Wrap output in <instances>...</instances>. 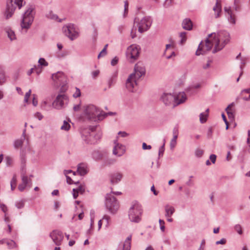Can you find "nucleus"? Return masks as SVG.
<instances>
[{
  "mask_svg": "<svg viewBox=\"0 0 250 250\" xmlns=\"http://www.w3.org/2000/svg\"><path fill=\"white\" fill-rule=\"evenodd\" d=\"M229 34L226 31H221L217 33L209 34L205 43L201 42L196 52V55L199 56L205 54L214 47L213 53L221 50L229 41Z\"/></svg>",
  "mask_w": 250,
  "mask_h": 250,
  "instance_id": "1",
  "label": "nucleus"
},
{
  "mask_svg": "<svg viewBox=\"0 0 250 250\" xmlns=\"http://www.w3.org/2000/svg\"><path fill=\"white\" fill-rule=\"evenodd\" d=\"M146 74V68L142 62H137L134 66V72L130 74L125 83V87L128 91L134 92L138 84V81Z\"/></svg>",
  "mask_w": 250,
  "mask_h": 250,
  "instance_id": "2",
  "label": "nucleus"
},
{
  "mask_svg": "<svg viewBox=\"0 0 250 250\" xmlns=\"http://www.w3.org/2000/svg\"><path fill=\"white\" fill-rule=\"evenodd\" d=\"M83 116L86 120L96 122L103 120L106 114L97 106L89 104L83 107Z\"/></svg>",
  "mask_w": 250,
  "mask_h": 250,
  "instance_id": "3",
  "label": "nucleus"
},
{
  "mask_svg": "<svg viewBox=\"0 0 250 250\" xmlns=\"http://www.w3.org/2000/svg\"><path fill=\"white\" fill-rule=\"evenodd\" d=\"M96 128V126H89L82 130V138L86 143L95 144L101 138L102 134L100 131L98 132L95 134Z\"/></svg>",
  "mask_w": 250,
  "mask_h": 250,
  "instance_id": "4",
  "label": "nucleus"
},
{
  "mask_svg": "<svg viewBox=\"0 0 250 250\" xmlns=\"http://www.w3.org/2000/svg\"><path fill=\"white\" fill-rule=\"evenodd\" d=\"M142 208L141 205L137 202H132L128 210V218L131 222L139 223L141 220Z\"/></svg>",
  "mask_w": 250,
  "mask_h": 250,
  "instance_id": "5",
  "label": "nucleus"
},
{
  "mask_svg": "<svg viewBox=\"0 0 250 250\" xmlns=\"http://www.w3.org/2000/svg\"><path fill=\"white\" fill-rule=\"evenodd\" d=\"M34 8L31 6L29 7L24 13L21 23V26L22 30L27 31L30 27L34 19Z\"/></svg>",
  "mask_w": 250,
  "mask_h": 250,
  "instance_id": "6",
  "label": "nucleus"
},
{
  "mask_svg": "<svg viewBox=\"0 0 250 250\" xmlns=\"http://www.w3.org/2000/svg\"><path fill=\"white\" fill-rule=\"evenodd\" d=\"M24 4L23 0H8L6 9L4 14L5 18L8 20L12 17L16 7L21 9Z\"/></svg>",
  "mask_w": 250,
  "mask_h": 250,
  "instance_id": "7",
  "label": "nucleus"
},
{
  "mask_svg": "<svg viewBox=\"0 0 250 250\" xmlns=\"http://www.w3.org/2000/svg\"><path fill=\"white\" fill-rule=\"evenodd\" d=\"M134 24H136L138 27V31L142 33L147 31L150 27L152 20L149 16H145L142 18L137 17L134 19Z\"/></svg>",
  "mask_w": 250,
  "mask_h": 250,
  "instance_id": "8",
  "label": "nucleus"
},
{
  "mask_svg": "<svg viewBox=\"0 0 250 250\" xmlns=\"http://www.w3.org/2000/svg\"><path fill=\"white\" fill-rule=\"evenodd\" d=\"M52 79L57 86H61V90L64 91L67 89V78L64 74L61 71H58L52 75Z\"/></svg>",
  "mask_w": 250,
  "mask_h": 250,
  "instance_id": "9",
  "label": "nucleus"
},
{
  "mask_svg": "<svg viewBox=\"0 0 250 250\" xmlns=\"http://www.w3.org/2000/svg\"><path fill=\"white\" fill-rule=\"evenodd\" d=\"M105 205L108 211L113 214H115L119 208V202L111 194L106 195Z\"/></svg>",
  "mask_w": 250,
  "mask_h": 250,
  "instance_id": "10",
  "label": "nucleus"
},
{
  "mask_svg": "<svg viewBox=\"0 0 250 250\" xmlns=\"http://www.w3.org/2000/svg\"><path fill=\"white\" fill-rule=\"evenodd\" d=\"M62 31L65 36L71 41L77 39L79 36L78 29L74 24L69 23L63 26Z\"/></svg>",
  "mask_w": 250,
  "mask_h": 250,
  "instance_id": "11",
  "label": "nucleus"
},
{
  "mask_svg": "<svg viewBox=\"0 0 250 250\" xmlns=\"http://www.w3.org/2000/svg\"><path fill=\"white\" fill-rule=\"evenodd\" d=\"M68 102V97L64 94H59L52 103L53 107L57 109H61L64 107V104Z\"/></svg>",
  "mask_w": 250,
  "mask_h": 250,
  "instance_id": "12",
  "label": "nucleus"
},
{
  "mask_svg": "<svg viewBox=\"0 0 250 250\" xmlns=\"http://www.w3.org/2000/svg\"><path fill=\"white\" fill-rule=\"evenodd\" d=\"M140 49V48L139 46L136 44H132L130 45L127 48V56L134 60L136 59L139 55Z\"/></svg>",
  "mask_w": 250,
  "mask_h": 250,
  "instance_id": "13",
  "label": "nucleus"
},
{
  "mask_svg": "<svg viewBox=\"0 0 250 250\" xmlns=\"http://www.w3.org/2000/svg\"><path fill=\"white\" fill-rule=\"evenodd\" d=\"M161 100L166 105H172L173 107L176 106L175 104V98L174 95L171 93H163L161 96Z\"/></svg>",
  "mask_w": 250,
  "mask_h": 250,
  "instance_id": "14",
  "label": "nucleus"
},
{
  "mask_svg": "<svg viewBox=\"0 0 250 250\" xmlns=\"http://www.w3.org/2000/svg\"><path fill=\"white\" fill-rule=\"evenodd\" d=\"M50 236L53 242L57 246H60L63 239V235L62 232L55 230H53L50 234Z\"/></svg>",
  "mask_w": 250,
  "mask_h": 250,
  "instance_id": "15",
  "label": "nucleus"
},
{
  "mask_svg": "<svg viewBox=\"0 0 250 250\" xmlns=\"http://www.w3.org/2000/svg\"><path fill=\"white\" fill-rule=\"evenodd\" d=\"M225 16L229 23L235 25L236 23V15L234 14L230 7H225Z\"/></svg>",
  "mask_w": 250,
  "mask_h": 250,
  "instance_id": "16",
  "label": "nucleus"
},
{
  "mask_svg": "<svg viewBox=\"0 0 250 250\" xmlns=\"http://www.w3.org/2000/svg\"><path fill=\"white\" fill-rule=\"evenodd\" d=\"M114 144L113 154L119 157L122 156L125 151V146L119 144L117 140L114 141Z\"/></svg>",
  "mask_w": 250,
  "mask_h": 250,
  "instance_id": "17",
  "label": "nucleus"
},
{
  "mask_svg": "<svg viewBox=\"0 0 250 250\" xmlns=\"http://www.w3.org/2000/svg\"><path fill=\"white\" fill-rule=\"evenodd\" d=\"M174 45L173 43L166 45L164 55L167 59H170L176 56L175 53L174 51Z\"/></svg>",
  "mask_w": 250,
  "mask_h": 250,
  "instance_id": "18",
  "label": "nucleus"
},
{
  "mask_svg": "<svg viewBox=\"0 0 250 250\" xmlns=\"http://www.w3.org/2000/svg\"><path fill=\"white\" fill-rule=\"evenodd\" d=\"M175 98V104L177 105L183 103L187 100V96L184 92H180L177 95H174Z\"/></svg>",
  "mask_w": 250,
  "mask_h": 250,
  "instance_id": "19",
  "label": "nucleus"
},
{
  "mask_svg": "<svg viewBox=\"0 0 250 250\" xmlns=\"http://www.w3.org/2000/svg\"><path fill=\"white\" fill-rule=\"evenodd\" d=\"M118 77L117 72H114L108 78L107 83L108 85V88H110L113 86L116 83L117 79Z\"/></svg>",
  "mask_w": 250,
  "mask_h": 250,
  "instance_id": "20",
  "label": "nucleus"
},
{
  "mask_svg": "<svg viewBox=\"0 0 250 250\" xmlns=\"http://www.w3.org/2000/svg\"><path fill=\"white\" fill-rule=\"evenodd\" d=\"M123 177V175L122 173H115L111 175L110 182L112 184H117L122 180Z\"/></svg>",
  "mask_w": 250,
  "mask_h": 250,
  "instance_id": "21",
  "label": "nucleus"
},
{
  "mask_svg": "<svg viewBox=\"0 0 250 250\" xmlns=\"http://www.w3.org/2000/svg\"><path fill=\"white\" fill-rule=\"evenodd\" d=\"M234 104L232 103L229 104L228 107L226 108V111L227 113L229 118L230 119L233 120L234 118Z\"/></svg>",
  "mask_w": 250,
  "mask_h": 250,
  "instance_id": "22",
  "label": "nucleus"
},
{
  "mask_svg": "<svg viewBox=\"0 0 250 250\" xmlns=\"http://www.w3.org/2000/svg\"><path fill=\"white\" fill-rule=\"evenodd\" d=\"M213 10L214 11L215 18H218L220 16L222 11L221 3L218 0H216L215 6L213 7Z\"/></svg>",
  "mask_w": 250,
  "mask_h": 250,
  "instance_id": "23",
  "label": "nucleus"
},
{
  "mask_svg": "<svg viewBox=\"0 0 250 250\" xmlns=\"http://www.w3.org/2000/svg\"><path fill=\"white\" fill-rule=\"evenodd\" d=\"M77 172L81 176H83L88 172L87 165L84 163L78 165Z\"/></svg>",
  "mask_w": 250,
  "mask_h": 250,
  "instance_id": "24",
  "label": "nucleus"
},
{
  "mask_svg": "<svg viewBox=\"0 0 250 250\" xmlns=\"http://www.w3.org/2000/svg\"><path fill=\"white\" fill-rule=\"evenodd\" d=\"M85 191V188L83 185H80L77 188H73V196L74 199H76L78 196V194L80 193L83 194Z\"/></svg>",
  "mask_w": 250,
  "mask_h": 250,
  "instance_id": "25",
  "label": "nucleus"
},
{
  "mask_svg": "<svg viewBox=\"0 0 250 250\" xmlns=\"http://www.w3.org/2000/svg\"><path fill=\"white\" fill-rule=\"evenodd\" d=\"M165 210L166 212L165 216L166 217H171L172 214L175 212L174 208L169 205H167L165 207Z\"/></svg>",
  "mask_w": 250,
  "mask_h": 250,
  "instance_id": "26",
  "label": "nucleus"
},
{
  "mask_svg": "<svg viewBox=\"0 0 250 250\" xmlns=\"http://www.w3.org/2000/svg\"><path fill=\"white\" fill-rule=\"evenodd\" d=\"M25 133H26V129L25 128L23 131L22 135L23 139H18V140H16L14 142V147L15 148H19L22 146V145L23 144V140L25 139V136H26Z\"/></svg>",
  "mask_w": 250,
  "mask_h": 250,
  "instance_id": "27",
  "label": "nucleus"
},
{
  "mask_svg": "<svg viewBox=\"0 0 250 250\" xmlns=\"http://www.w3.org/2000/svg\"><path fill=\"white\" fill-rule=\"evenodd\" d=\"M182 26L184 29L187 30H190L192 28V23L189 19H185L182 22Z\"/></svg>",
  "mask_w": 250,
  "mask_h": 250,
  "instance_id": "28",
  "label": "nucleus"
},
{
  "mask_svg": "<svg viewBox=\"0 0 250 250\" xmlns=\"http://www.w3.org/2000/svg\"><path fill=\"white\" fill-rule=\"evenodd\" d=\"M242 98L245 101H250V87L241 91Z\"/></svg>",
  "mask_w": 250,
  "mask_h": 250,
  "instance_id": "29",
  "label": "nucleus"
},
{
  "mask_svg": "<svg viewBox=\"0 0 250 250\" xmlns=\"http://www.w3.org/2000/svg\"><path fill=\"white\" fill-rule=\"evenodd\" d=\"M132 235H129L126 239H125L123 246V250H130L131 248V240Z\"/></svg>",
  "mask_w": 250,
  "mask_h": 250,
  "instance_id": "30",
  "label": "nucleus"
},
{
  "mask_svg": "<svg viewBox=\"0 0 250 250\" xmlns=\"http://www.w3.org/2000/svg\"><path fill=\"white\" fill-rule=\"evenodd\" d=\"M4 30L6 32L8 37L11 41H13L16 39V36L14 31L10 28L6 27L5 28Z\"/></svg>",
  "mask_w": 250,
  "mask_h": 250,
  "instance_id": "31",
  "label": "nucleus"
},
{
  "mask_svg": "<svg viewBox=\"0 0 250 250\" xmlns=\"http://www.w3.org/2000/svg\"><path fill=\"white\" fill-rule=\"evenodd\" d=\"M208 112L209 109L208 108L205 112L200 113L199 115V118L200 122H201V123L203 124L207 121L208 117Z\"/></svg>",
  "mask_w": 250,
  "mask_h": 250,
  "instance_id": "32",
  "label": "nucleus"
},
{
  "mask_svg": "<svg viewBox=\"0 0 250 250\" xmlns=\"http://www.w3.org/2000/svg\"><path fill=\"white\" fill-rule=\"evenodd\" d=\"M21 181L24 184H25L29 188H31V179L29 178L26 175L24 174H21Z\"/></svg>",
  "mask_w": 250,
  "mask_h": 250,
  "instance_id": "33",
  "label": "nucleus"
},
{
  "mask_svg": "<svg viewBox=\"0 0 250 250\" xmlns=\"http://www.w3.org/2000/svg\"><path fill=\"white\" fill-rule=\"evenodd\" d=\"M6 81V77L4 71L0 69V85L4 83Z\"/></svg>",
  "mask_w": 250,
  "mask_h": 250,
  "instance_id": "34",
  "label": "nucleus"
},
{
  "mask_svg": "<svg viewBox=\"0 0 250 250\" xmlns=\"http://www.w3.org/2000/svg\"><path fill=\"white\" fill-rule=\"evenodd\" d=\"M70 128V125L69 123L66 121H64L61 127V129L62 130L68 131Z\"/></svg>",
  "mask_w": 250,
  "mask_h": 250,
  "instance_id": "35",
  "label": "nucleus"
},
{
  "mask_svg": "<svg viewBox=\"0 0 250 250\" xmlns=\"http://www.w3.org/2000/svg\"><path fill=\"white\" fill-rule=\"evenodd\" d=\"M5 244L9 249H13L16 247V243L13 240H6Z\"/></svg>",
  "mask_w": 250,
  "mask_h": 250,
  "instance_id": "36",
  "label": "nucleus"
},
{
  "mask_svg": "<svg viewBox=\"0 0 250 250\" xmlns=\"http://www.w3.org/2000/svg\"><path fill=\"white\" fill-rule=\"evenodd\" d=\"M179 126L178 125H176L173 130H172V133H173V137L178 138V134H179Z\"/></svg>",
  "mask_w": 250,
  "mask_h": 250,
  "instance_id": "37",
  "label": "nucleus"
},
{
  "mask_svg": "<svg viewBox=\"0 0 250 250\" xmlns=\"http://www.w3.org/2000/svg\"><path fill=\"white\" fill-rule=\"evenodd\" d=\"M245 63H246V62L244 60H242L241 61V64L240 65V72L239 76L236 80V81L237 82H239L240 77L243 75V69L244 68V66Z\"/></svg>",
  "mask_w": 250,
  "mask_h": 250,
  "instance_id": "38",
  "label": "nucleus"
},
{
  "mask_svg": "<svg viewBox=\"0 0 250 250\" xmlns=\"http://www.w3.org/2000/svg\"><path fill=\"white\" fill-rule=\"evenodd\" d=\"M102 220L105 221L106 223L105 226L106 228H108L111 222L110 217L108 215H105L103 216Z\"/></svg>",
  "mask_w": 250,
  "mask_h": 250,
  "instance_id": "39",
  "label": "nucleus"
},
{
  "mask_svg": "<svg viewBox=\"0 0 250 250\" xmlns=\"http://www.w3.org/2000/svg\"><path fill=\"white\" fill-rule=\"evenodd\" d=\"M46 16L47 18L54 20H56L58 19L57 15L54 14L52 11H49L46 14Z\"/></svg>",
  "mask_w": 250,
  "mask_h": 250,
  "instance_id": "40",
  "label": "nucleus"
},
{
  "mask_svg": "<svg viewBox=\"0 0 250 250\" xmlns=\"http://www.w3.org/2000/svg\"><path fill=\"white\" fill-rule=\"evenodd\" d=\"M39 65L42 67H45L48 65V63L45 61L44 58H40L38 61Z\"/></svg>",
  "mask_w": 250,
  "mask_h": 250,
  "instance_id": "41",
  "label": "nucleus"
},
{
  "mask_svg": "<svg viewBox=\"0 0 250 250\" xmlns=\"http://www.w3.org/2000/svg\"><path fill=\"white\" fill-rule=\"evenodd\" d=\"M178 138L173 137L170 141V147L171 149H173L176 146L177 144V139Z\"/></svg>",
  "mask_w": 250,
  "mask_h": 250,
  "instance_id": "42",
  "label": "nucleus"
},
{
  "mask_svg": "<svg viewBox=\"0 0 250 250\" xmlns=\"http://www.w3.org/2000/svg\"><path fill=\"white\" fill-rule=\"evenodd\" d=\"M15 206L19 209L22 208L24 206V201L22 200L17 201Z\"/></svg>",
  "mask_w": 250,
  "mask_h": 250,
  "instance_id": "43",
  "label": "nucleus"
},
{
  "mask_svg": "<svg viewBox=\"0 0 250 250\" xmlns=\"http://www.w3.org/2000/svg\"><path fill=\"white\" fill-rule=\"evenodd\" d=\"M125 4H124V13L123 14L124 18H125L127 15L128 13V3L127 1H125Z\"/></svg>",
  "mask_w": 250,
  "mask_h": 250,
  "instance_id": "44",
  "label": "nucleus"
},
{
  "mask_svg": "<svg viewBox=\"0 0 250 250\" xmlns=\"http://www.w3.org/2000/svg\"><path fill=\"white\" fill-rule=\"evenodd\" d=\"M180 37L181 38L180 43L181 44H183L187 40L186 33L181 32L180 34Z\"/></svg>",
  "mask_w": 250,
  "mask_h": 250,
  "instance_id": "45",
  "label": "nucleus"
},
{
  "mask_svg": "<svg viewBox=\"0 0 250 250\" xmlns=\"http://www.w3.org/2000/svg\"><path fill=\"white\" fill-rule=\"evenodd\" d=\"M159 223L161 230L162 232H164L165 230V221L163 220L159 219Z\"/></svg>",
  "mask_w": 250,
  "mask_h": 250,
  "instance_id": "46",
  "label": "nucleus"
},
{
  "mask_svg": "<svg viewBox=\"0 0 250 250\" xmlns=\"http://www.w3.org/2000/svg\"><path fill=\"white\" fill-rule=\"evenodd\" d=\"M48 102L46 100L42 101L41 104V108L44 110H48L47 108Z\"/></svg>",
  "mask_w": 250,
  "mask_h": 250,
  "instance_id": "47",
  "label": "nucleus"
},
{
  "mask_svg": "<svg viewBox=\"0 0 250 250\" xmlns=\"http://www.w3.org/2000/svg\"><path fill=\"white\" fill-rule=\"evenodd\" d=\"M165 142H166V140H165V139H164L163 145L159 148V156H160L161 155H162L164 153V152L165 151Z\"/></svg>",
  "mask_w": 250,
  "mask_h": 250,
  "instance_id": "48",
  "label": "nucleus"
},
{
  "mask_svg": "<svg viewBox=\"0 0 250 250\" xmlns=\"http://www.w3.org/2000/svg\"><path fill=\"white\" fill-rule=\"evenodd\" d=\"M195 153L196 156L197 157H201L204 153V151L201 149H197L195 150Z\"/></svg>",
  "mask_w": 250,
  "mask_h": 250,
  "instance_id": "49",
  "label": "nucleus"
},
{
  "mask_svg": "<svg viewBox=\"0 0 250 250\" xmlns=\"http://www.w3.org/2000/svg\"><path fill=\"white\" fill-rule=\"evenodd\" d=\"M31 89H29V91L26 93L25 96H24V101L25 103H28L29 98L31 95Z\"/></svg>",
  "mask_w": 250,
  "mask_h": 250,
  "instance_id": "50",
  "label": "nucleus"
},
{
  "mask_svg": "<svg viewBox=\"0 0 250 250\" xmlns=\"http://www.w3.org/2000/svg\"><path fill=\"white\" fill-rule=\"evenodd\" d=\"M234 229L239 234H242L243 232L242 230V228L240 225L238 224L235 225L234 227Z\"/></svg>",
  "mask_w": 250,
  "mask_h": 250,
  "instance_id": "51",
  "label": "nucleus"
},
{
  "mask_svg": "<svg viewBox=\"0 0 250 250\" xmlns=\"http://www.w3.org/2000/svg\"><path fill=\"white\" fill-rule=\"evenodd\" d=\"M26 187H27V186L22 182L19 185L18 189L20 191H23Z\"/></svg>",
  "mask_w": 250,
  "mask_h": 250,
  "instance_id": "52",
  "label": "nucleus"
},
{
  "mask_svg": "<svg viewBox=\"0 0 250 250\" xmlns=\"http://www.w3.org/2000/svg\"><path fill=\"white\" fill-rule=\"evenodd\" d=\"M81 96V91L80 90L77 88L76 87V91L73 94V97L75 98H78Z\"/></svg>",
  "mask_w": 250,
  "mask_h": 250,
  "instance_id": "53",
  "label": "nucleus"
},
{
  "mask_svg": "<svg viewBox=\"0 0 250 250\" xmlns=\"http://www.w3.org/2000/svg\"><path fill=\"white\" fill-rule=\"evenodd\" d=\"M32 104L34 106H36L38 105V100L36 97V95L35 94L33 95Z\"/></svg>",
  "mask_w": 250,
  "mask_h": 250,
  "instance_id": "54",
  "label": "nucleus"
},
{
  "mask_svg": "<svg viewBox=\"0 0 250 250\" xmlns=\"http://www.w3.org/2000/svg\"><path fill=\"white\" fill-rule=\"evenodd\" d=\"M106 54V51L105 50V48H103V50L101 51V52L98 55V58L104 56Z\"/></svg>",
  "mask_w": 250,
  "mask_h": 250,
  "instance_id": "55",
  "label": "nucleus"
},
{
  "mask_svg": "<svg viewBox=\"0 0 250 250\" xmlns=\"http://www.w3.org/2000/svg\"><path fill=\"white\" fill-rule=\"evenodd\" d=\"M118 58L117 57H114L111 62V64L112 66L116 65L118 62Z\"/></svg>",
  "mask_w": 250,
  "mask_h": 250,
  "instance_id": "56",
  "label": "nucleus"
},
{
  "mask_svg": "<svg viewBox=\"0 0 250 250\" xmlns=\"http://www.w3.org/2000/svg\"><path fill=\"white\" fill-rule=\"evenodd\" d=\"M193 177V176H190L189 177V180L186 183L187 185L188 186H192L193 185V182L192 181L191 179Z\"/></svg>",
  "mask_w": 250,
  "mask_h": 250,
  "instance_id": "57",
  "label": "nucleus"
},
{
  "mask_svg": "<svg viewBox=\"0 0 250 250\" xmlns=\"http://www.w3.org/2000/svg\"><path fill=\"white\" fill-rule=\"evenodd\" d=\"M35 117L38 118L39 120H41L43 118V116L40 112H36L34 115Z\"/></svg>",
  "mask_w": 250,
  "mask_h": 250,
  "instance_id": "58",
  "label": "nucleus"
},
{
  "mask_svg": "<svg viewBox=\"0 0 250 250\" xmlns=\"http://www.w3.org/2000/svg\"><path fill=\"white\" fill-rule=\"evenodd\" d=\"M142 148L143 149H150L151 146L150 145H147L146 143H143L142 145Z\"/></svg>",
  "mask_w": 250,
  "mask_h": 250,
  "instance_id": "59",
  "label": "nucleus"
},
{
  "mask_svg": "<svg viewBox=\"0 0 250 250\" xmlns=\"http://www.w3.org/2000/svg\"><path fill=\"white\" fill-rule=\"evenodd\" d=\"M226 241H226V239L222 238L220 240L216 241V245H219V244L224 245L226 243Z\"/></svg>",
  "mask_w": 250,
  "mask_h": 250,
  "instance_id": "60",
  "label": "nucleus"
},
{
  "mask_svg": "<svg viewBox=\"0 0 250 250\" xmlns=\"http://www.w3.org/2000/svg\"><path fill=\"white\" fill-rule=\"evenodd\" d=\"M136 28H135V29L132 28L131 31L130 36L132 39H134L136 37Z\"/></svg>",
  "mask_w": 250,
  "mask_h": 250,
  "instance_id": "61",
  "label": "nucleus"
},
{
  "mask_svg": "<svg viewBox=\"0 0 250 250\" xmlns=\"http://www.w3.org/2000/svg\"><path fill=\"white\" fill-rule=\"evenodd\" d=\"M0 208L2 210V211L3 212H4L5 213L7 211V207L4 204H0Z\"/></svg>",
  "mask_w": 250,
  "mask_h": 250,
  "instance_id": "62",
  "label": "nucleus"
},
{
  "mask_svg": "<svg viewBox=\"0 0 250 250\" xmlns=\"http://www.w3.org/2000/svg\"><path fill=\"white\" fill-rule=\"evenodd\" d=\"M209 159L213 164H214L216 161V156L214 154H211L210 155Z\"/></svg>",
  "mask_w": 250,
  "mask_h": 250,
  "instance_id": "63",
  "label": "nucleus"
},
{
  "mask_svg": "<svg viewBox=\"0 0 250 250\" xmlns=\"http://www.w3.org/2000/svg\"><path fill=\"white\" fill-rule=\"evenodd\" d=\"M99 73H100L99 70H96V71H93L91 73V74H92V77L93 78H96L97 77H98Z\"/></svg>",
  "mask_w": 250,
  "mask_h": 250,
  "instance_id": "64",
  "label": "nucleus"
}]
</instances>
